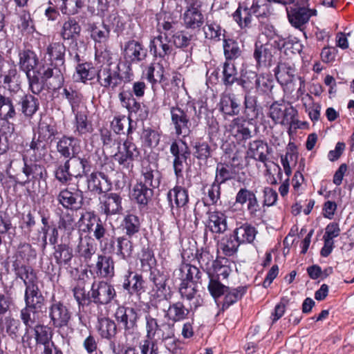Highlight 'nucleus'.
<instances>
[{
	"mask_svg": "<svg viewBox=\"0 0 354 354\" xmlns=\"http://www.w3.org/2000/svg\"><path fill=\"white\" fill-rule=\"evenodd\" d=\"M28 80L29 87L35 94L40 93L44 89V82L48 88L56 90L64 83V76L59 68L50 66H43L39 71L26 74Z\"/></svg>",
	"mask_w": 354,
	"mask_h": 354,
	"instance_id": "1",
	"label": "nucleus"
},
{
	"mask_svg": "<svg viewBox=\"0 0 354 354\" xmlns=\"http://www.w3.org/2000/svg\"><path fill=\"white\" fill-rule=\"evenodd\" d=\"M132 73L129 71L124 73L123 76L120 73V64L113 67L105 66L97 73V82L100 85L106 89L114 91L122 82H130Z\"/></svg>",
	"mask_w": 354,
	"mask_h": 354,
	"instance_id": "2",
	"label": "nucleus"
},
{
	"mask_svg": "<svg viewBox=\"0 0 354 354\" xmlns=\"http://www.w3.org/2000/svg\"><path fill=\"white\" fill-rule=\"evenodd\" d=\"M203 3L200 0H191L183 15L184 26L187 29L200 30L205 22L202 12Z\"/></svg>",
	"mask_w": 354,
	"mask_h": 354,
	"instance_id": "3",
	"label": "nucleus"
},
{
	"mask_svg": "<svg viewBox=\"0 0 354 354\" xmlns=\"http://www.w3.org/2000/svg\"><path fill=\"white\" fill-rule=\"evenodd\" d=\"M38 282V277H36L24 284V301L25 306L41 313L45 307L46 299L39 288Z\"/></svg>",
	"mask_w": 354,
	"mask_h": 354,
	"instance_id": "4",
	"label": "nucleus"
},
{
	"mask_svg": "<svg viewBox=\"0 0 354 354\" xmlns=\"http://www.w3.org/2000/svg\"><path fill=\"white\" fill-rule=\"evenodd\" d=\"M48 315L55 328H62L68 326L72 313L62 301L53 298L48 308Z\"/></svg>",
	"mask_w": 354,
	"mask_h": 354,
	"instance_id": "5",
	"label": "nucleus"
},
{
	"mask_svg": "<svg viewBox=\"0 0 354 354\" xmlns=\"http://www.w3.org/2000/svg\"><path fill=\"white\" fill-rule=\"evenodd\" d=\"M91 294L92 302L97 306L107 305L116 297L113 286L104 281H94L91 285Z\"/></svg>",
	"mask_w": 354,
	"mask_h": 354,
	"instance_id": "6",
	"label": "nucleus"
},
{
	"mask_svg": "<svg viewBox=\"0 0 354 354\" xmlns=\"http://www.w3.org/2000/svg\"><path fill=\"white\" fill-rule=\"evenodd\" d=\"M118 151L113 156L114 160L124 168H133V162L140 156V151L134 143L125 140L122 145L118 142Z\"/></svg>",
	"mask_w": 354,
	"mask_h": 354,
	"instance_id": "7",
	"label": "nucleus"
},
{
	"mask_svg": "<svg viewBox=\"0 0 354 354\" xmlns=\"http://www.w3.org/2000/svg\"><path fill=\"white\" fill-rule=\"evenodd\" d=\"M122 55L124 61L129 64V71H131L130 65L137 64L145 60L147 56V50L144 45L136 40L131 39L124 43Z\"/></svg>",
	"mask_w": 354,
	"mask_h": 354,
	"instance_id": "8",
	"label": "nucleus"
},
{
	"mask_svg": "<svg viewBox=\"0 0 354 354\" xmlns=\"http://www.w3.org/2000/svg\"><path fill=\"white\" fill-rule=\"evenodd\" d=\"M170 153L174 156L173 167L177 177L182 176L183 162H186L190 156V150L185 141L180 142L174 141L170 146Z\"/></svg>",
	"mask_w": 354,
	"mask_h": 354,
	"instance_id": "9",
	"label": "nucleus"
},
{
	"mask_svg": "<svg viewBox=\"0 0 354 354\" xmlns=\"http://www.w3.org/2000/svg\"><path fill=\"white\" fill-rule=\"evenodd\" d=\"M297 113L292 106L274 102L270 107L269 115L275 123L288 125L293 123Z\"/></svg>",
	"mask_w": 354,
	"mask_h": 354,
	"instance_id": "10",
	"label": "nucleus"
},
{
	"mask_svg": "<svg viewBox=\"0 0 354 354\" xmlns=\"http://www.w3.org/2000/svg\"><path fill=\"white\" fill-rule=\"evenodd\" d=\"M24 167L22 172L26 179L24 181H17L21 185H25L30 182L39 181L46 179L47 172L45 167L36 162L28 161L26 156H23Z\"/></svg>",
	"mask_w": 354,
	"mask_h": 354,
	"instance_id": "11",
	"label": "nucleus"
},
{
	"mask_svg": "<svg viewBox=\"0 0 354 354\" xmlns=\"http://www.w3.org/2000/svg\"><path fill=\"white\" fill-rule=\"evenodd\" d=\"M165 313V317L174 322H180L187 319L192 309V305L186 307L181 301L171 303L170 300L159 305Z\"/></svg>",
	"mask_w": 354,
	"mask_h": 354,
	"instance_id": "12",
	"label": "nucleus"
},
{
	"mask_svg": "<svg viewBox=\"0 0 354 354\" xmlns=\"http://www.w3.org/2000/svg\"><path fill=\"white\" fill-rule=\"evenodd\" d=\"M171 124L176 134L185 137L190 132L191 122L186 112L178 106L170 107Z\"/></svg>",
	"mask_w": 354,
	"mask_h": 354,
	"instance_id": "13",
	"label": "nucleus"
},
{
	"mask_svg": "<svg viewBox=\"0 0 354 354\" xmlns=\"http://www.w3.org/2000/svg\"><path fill=\"white\" fill-rule=\"evenodd\" d=\"M57 200L65 209H77L82 205L83 193L78 189L66 188L59 192Z\"/></svg>",
	"mask_w": 354,
	"mask_h": 354,
	"instance_id": "14",
	"label": "nucleus"
},
{
	"mask_svg": "<svg viewBox=\"0 0 354 354\" xmlns=\"http://www.w3.org/2000/svg\"><path fill=\"white\" fill-rule=\"evenodd\" d=\"M118 97L122 105L128 110L130 118L133 114L136 115L137 119L140 120L147 118L149 115L148 109L145 106H142L140 103L136 101L131 93L127 94L124 92H120Z\"/></svg>",
	"mask_w": 354,
	"mask_h": 354,
	"instance_id": "15",
	"label": "nucleus"
},
{
	"mask_svg": "<svg viewBox=\"0 0 354 354\" xmlns=\"http://www.w3.org/2000/svg\"><path fill=\"white\" fill-rule=\"evenodd\" d=\"M271 153L272 148L262 140H255L250 142L248 144V149L246 152L248 157L263 162L266 168H268V161L269 160L268 155ZM267 171L269 172V169H267Z\"/></svg>",
	"mask_w": 354,
	"mask_h": 354,
	"instance_id": "16",
	"label": "nucleus"
},
{
	"mask_svg": "<svg viewBox=\"0 0 354 354\" xmlns=\"http://www.w3.org/2000/svg\"><path fill=\"white\" fill-rule=\"evenodd\" d=\"M122 287L130 295H140L145 291V281L142 275L130 270L124 275Z\"/></svg>",
	"mask_w": 354,
	"mask_h": 354,
	"instance_id": "17",
	"label": "nucleus"
},
{
	"mask_svg": "<svg viewBox=\"0 0 354 354\" xmlns=\"http://www.w3.org/2000/svg\"><path fill=\"white\" fill-rule=\"evenodd\" d=\"M88 189L98 194L109 192L112 184L106 175L102 172H92L87 178Z\"/></svg>",
	"mask_w": 354,
	"mask_h": 354,
	"instance_id": "18",
	"label": "nucleus"
},
{
	"mask_svg": "<svg viewBox=\"0 0 354 354\" xmlns=\"http://www.w3.org/2000/svg\"><path fill=\"white\" fill-rule=\"evenodd\" d=\"M151 53L156 57L165 59L172 53V46L169 44V40L166 34H162L153 37L149 44Z\"/></svg>",
	"mask_w": 354,
	"mask_h": 354,
	"instance_id": "19",
	"label": "nucleus"
},
{
	"mask_svg": "<svg viewBox=\"0 0 354 354\" xmlns=\"http://www.w3.org/2000/svg\"><path fill=\"white\" fill-rule=\"evenodd\" d=\"M101 211L106 216L120 213L122 210V197L116 193L105 194L100 198Z\"/></svg>",
	"mask_w": 354,
	"mask_h": 354,
	"instance_id": "20",
	"label": "nucleus"
},
{
	"mask_svg": "<svg viewBox=\"0 0 354 354\" xmlns=\"http://www.w3.org/2000/svg\"><path fill=\"white\" fill-rule=\"evenodd\" d=\"M174 275L178 276L181 281L196 283L201 284L203 272L194 266L189 263H183L178 269L174 271Z\"/></svg>",
	"mask_w": 354,
	"mask_h": 354,
	"instance_id": "21",
	"label": "nucleus"
},
{
	"mask_svg": "<svg viewBox=\"0 0 354 354\" xmlns=\"http://www.w3.org/2000/svg\"><path fill=\"white\" fill-rule=\"evenodd\" d=\"M288 18L290 23L297 28L307 23L310 17V10L295 4L286 8Z\"/></svg>",
	"mask_w": 354,
	"mask_h": 354,
	"instance_id": "22",
	"label": "nucleus"
},
{
	"mask_svg": "<svg viewBox=\"0 0 354 354\" xmlns=\"http://www.w3.org/2000/svg\"><path fill=\"white\" fill-rule=\"evenodd\" d=\"M68 165L70 174L72 177H82L86 175L91 169L90 162L85 156L81 158L75 155L69 158L66 161Z\"/></svg>",
	"mask_w": 354,
	"mask_h": 354,
	"instance_id": "23",
	"label": "nucleus"
},
{
	"mask_svg": "<svg viewBox=\"0 0 354 354\" xmlns=\"http://www.w3.org/2000/svg\"><path fill=\"white\" fill-rule=\"evenodd\" d=\"M274 48L269 43L262 44L260 41L255 43L253 57L257 62V66H269L272 59V50Z\"/></svg>",
	"mask_w": 354,
	"mask_h": 354,
	"instance_id": "24",
	"label": "nucleus"
},
{
	"mask_svg": "<svg viewBox=\"0 0 354 354\" xmlns=\"http://www.w3.org/2000/svg\"><path fill=\"white\" fill-rule=\"evenodd\" d=\"M66 47L60 41L52 42L46 48V54L51 61L53 67L63 66L65 63Z\"/></svg>",
	"mask_w": 354,
	"mask_h": 354,
	"instance_id": "25",
	"label": "nucleus"
},
{
	"mask_svg": "<svg viewBox=\"0 0 354 354\" xmlns=\"http://www.w3.org/2000/svg\"><path fill=\"white\" fill-rule=\"evenodd\" d=\"M167 199L171 211L174 214V205L177 208L184 207L189 201L187 190L180 186H176L170 189L167 194Z\"/></svg>",
	"mask_w": 354,
	"mask_h": 354,
	"instance_id": "26",
	"label": "nucleus"
},
{
	"mask_svg": "<svg viewBox=\"0 0 354 354\" xmlns=\"http://www.w3.org/2000/svg\"><path fill=\"white\" fill-rule=\"evenodd\" d=\"M167 199L171 211L174 214V205L177 208L184 207L189 201L187 190L180 186H176L170 189L167 194Z\"/></svg>",
	"mask_w": 354,
	"mask_h": 354,
	"instance_id": "27",
	"label": "nucleus"
},
{
	"mask_svg": "<svg viewBox=\"0 0 354 354\" xmlns=\"http://www.w3.org/2000/svg\"><path fill=\"white\" fill-rule=\"evenodd\" d=\"M207 227L212 233L223 234L227 229V216L220 211L209 212Z\"/></svg>",
	"mask_w": 354,
	"mask_h": 354,
	"instance_id": "28",
	"label": "nucleus"
},
{
	"mask_svg": "<svg viewBox=\"0 0 354 354\" xmlns=\"http://www.w3.org/2000/svg\"><path fill=\"white\" fill-rule=\"evenodd\" d=\"M115 317L117 322L122 324L124 327L137 326L139 319L138 311L136 309L124 306L117 308Z\"/></svg>",
	"mask_w": 354,
	"mask_h": 354,
	"instance_id": "29",
	"label": "nucleus"
},
{
	"mask_svg": "<svg viewBox=\"0 0 354 354\" xmlns=\"http://www.w3.org/2000/svg\"><path fill=\"white\" fill-rule=\"evenodd\" d=\"M15 258L12 261V267L16 279H20L25 284L37 277V273L32 267L25 265L20 259Z\"/></svg>",
	"mask_w": 354,
	"mask_h": 354,
	"instance_id": "30",
	"label": "nucleus"
},
{
	"mask_svg": "<svg viewBox=\"0 0 354 354\" xmlns=\"http://www.w3.org/2000/svg\"><path fill=\"white\" fill-rule=\"evenodd\" d=\"M141 173L143 176L142 183H146L152 188L159 186L160 174L154 164H151L149 160L143 161Z\"/></svg>",
	"mask_w": 354,
	"mask_h": 354,
	"instance_id": "31",
	"label": "nucleus"
},
{
	"mask_svg": "<svg viewBox=\"0 0 354 354\" xmlns=\"http://www.w3.org/2000/svg\"><path fill=\"white\" fill-rule=\"evenodd\" d=\"M95 268L100 277L111 278L114 275V261L111 257L99 254Z\"/></svg>",
	"mask_w": 354,
	"mask_h": 354,
	"instance_id": "32",
	"label": "nucleus"
},
{
	"mask_svg": "<svg viewBox=\"0 0 354 354\" xmlns=\"http://www.w3.org/2000/svg\"><path fill=\"white\" fill-rule=\"evenodd\" d=\"M295 75V68L290 62H280L276 70L275 76L281 84L287 85L293 81Z\"/></svg>",
	"mask_w": 354,
	"mask_h": 354,
	"instance_id": "33",
	"label": "nucleus"
},
{
	"mask_svg": "<svg viewBox=\"0 0 354 354\" xmlns=\"http://www.w3.org/2000/svg\"><path fill=\"white\" fill-rule=\"evenodd\" d=\"M257 231L252 225L245 223L236 227L233 232V237L237 239L241 244L252 243L257 235Z\"/></svg>",
	"mask_w": 354,
	"mask_h": 354,
	"instance_id": "34",
	"label": "nucleus"
},
{
	"mask_svg": "<svg viewBox=\"0 0 354 354\" xmlns=\"http://www.w3.org/2000/svg\"><path fill=\"white\" fill-rule=\"evenodd\" d=\"M57 151L64 158H69L78 154V146L75 138L71 136H62L57 144Z\"/></svg>",
	"mask_w": 354,
	"mask_h": 354,
	"instance_id": "35",
	"label": "nucleus"
},
{
	"mask_svg": "<svg viewBox=\"0 0 354 354\" xmlns=\"http://www.w3.org/2000/svg\"><path fill=\"white\" fill-rule=\"evenodd\" d=\"M153 195V188L142 182L138 183L132 190V197L138 204L142 205H147L151 200Z\"/></svg>",
	"mask_w": 354,
	"mask_h": 354,
	"instance_id": "36",
	"label": "nucleus"
},
{
	"mask_svg": "<svg viewBox=\"0 0 354 354\" xmlns=\"http://www.w3.org/2000/svg\"><path fill=\"white\" fill-rule=\"evenodd\" d=\"M34 332L37 344L43 345L44 350L54 348L55 344L52 341V332L50 328L37 324L34 327Z\"/></svg>",
	"mask_w": 354,
	"mask_h": 354,
	"instance_id": "37",
	"label": "nucleus"
},
{
	"mask_svg": "<svg viewBox=\"0 0 354 354\" xmlns=\"http://www.w3.org/2000/svg\"><path fill=\"white\" fill-rule=\"evenodd\" d=\"M152 280L157 288L156 297L158 299V305H161L162 303H165L171 300L172 292L169 287H167V279L165 277L162 275H154Z\"/></svg>",
	"mask_w": 354,
	"mask_h": 354,
	"instance_id": "38",
	"label": "nucleus"
},
{
	"mask_svg": "<svg viewBox=\"0 0 354 354\" xmlns=\"http://www.w3.org/2000/svg\"><path fill=\"white\" fill-rule=\"evenodd\" d=\"M19 66L26 74L36 71L35 66L38 64V57L35 52L30 50H25L19 53Z\"/></svg>",
	"mask_w": 354,
	"mask_h": 354,
	"instance_id": "39",
	"label": "nucleus"
},
{
	"mask_svg": "<svg viewBox=\"0 0 354 354\" xmlns=\"http://www.w3.org/2000/svg\"><path fill=\"white\" fill-rule=\"evenodd\" d=\"M53 256L59 266L69 265L73 257V249L68 244H59L55 247Z\"/></svg>",
	"mask_w": 354,
	"mask_h": 354,
	"instance_id": "40",
	"label": "nucleus"
},
{
	"mask_svg": "<svg viewBox=\"0 0 354 354\" xmlns=\"http://www.w3.org/2000/svg\"><path fill=\"white\" fill-rule=\"evenodd\" d=\"M116 245H115L114 251L117 256L122 259H127L130 257L133 252V243L131 238L127 236L118 237L115 240Z\"/></svg>",
	"mask_w": 354,
	"mask_h": 354,
	"instance_id": "41",
	"label": "nucleus"
},
{
	"mask_svg": "<svg viewBox=\"0 0 354 354\" xmlns=\"http://www.w3.org/2000/svg\"><path fill=\"white\" fill-rule=\"evenodd\" d=\"M198 283H196L181 281L179 287V292L183 299H186L189 301L195 299V301L193 302L194 308L201 306V301H202V299L196 297L198 291Z\"/></svg>",
	"mask_w": 354,
	"mask_h": 354,
	"instance_id": "42",
	"label": "nucleus"
},
{
	"mask_svg": "<svg viewBox=\"0 0 354 354\" xmlns=\"http://www.w3.org/2000/svg\"><path fill=\"white\" fill-rule=\"evenodd\" d=\"M77 252L80 257L83 258L85 262H88L91 260L92 257L95 253L97 248L96 245L89 237L85 236L80 237V242L77 247Z\"/></svg>",
	"mask_w": 354,
	"mask_h": 354,
	"instance_id": "43",
	"label": "nucleus"
},
{
	"mask_svg": "<svg viewBox=\"0 0 354 354\" xmlns=\"http://www.w3.org/2000/svg\"><path fill=\"white\" fill-rule=\"evenodd\" d=\"M97 330L102 338L110 340L117 334V325L109 318H100L98 319Z\"/></svg>",
	"mask_w": 354,
	"mask_h": 354,
	"instance_id": "44",
	"label": "nucleus"
},
{
	"mask_svg": "<svg viewBox=\"0 0 354 354\" xmlns=\"http://www.w3.org/2000/svg\"><path fill=\"white\" fill-rule=\"evenodd\" d=\"M252 14L259 19L269 17L273 13V9L267 0H255L250 7Z\"/></svg>",
	"mask_w": 354,
	"mask_h": 354,
	"instance_id": "45",
	"label": "nucleus"
},
{
	"mask_svg": "<svg viewBox=\"0 0 354 354\" xmlns=\"http://www.w3.org/2000/svg\"><path fill=\"white\" fill-rule=\"evenodd\" d=\"M19 104L21 106V112L27 117H32L39 109L38 99L30 94L24 95Z\"/></svg>",
	"mask_w": 354,
	"mask_h": 354,
	"instance_id": "46",
	"label": "nucleus"
},
{
	"mask_svg": "<svg viewBox=\"0 0 354 354\" xmlns=\"http://www.w3.org/2000/svg\"><path fill=\"white\" fill-rule=\"evenodd\" d=\"M252 15L250 7L239 4L232 14V17L241 28H246L249 27L251 24Z\"/></svg>",
	"mask_w": 354,
	"mask_h": 354,
	"instance_id": "47",
	"label": "nucleus"
},
{
	"mask_svg": "<svg viewBox=\"0 0 354 354\" xmlns=\"http://www.w3.org/2000/svg\"><path fill=\"white\" fill-rule=\"evenodd\" d=\"M220 105L221 111L225 114L235 115L240 112V102L234 96L230 95L223 96L221 98Z\"/></svg>",
	"mask_w": 354,
	"mask_h": 354,
	"instance_id": "48",
	"label": "nucleus"
},
{
	"mask_svg": "<svg viewBox=\"0 0 354 354\" xmlns=\"http://www.w3.org/2000/svg\"><path fill=\"white\" fill-rule=\"evenodd\" d=\"M81 27L74 19H69L62 26L60 35L64 40H73L80 35Z\"/></svg>",
	"mask_w": 354,
	"mask_h": 354,
	"instance_id": "49",
	"label": "nucleus"
},
{
	"mask_svg": "<svg viewBox=\"0 0 354 354\" xmlns=\"http://www.w3.org/2000/svg\"><path fill=\"white\" fill-rule=\"evenodd\" d=\"M212 150L209 145L201 140H198L192 144V154L199 160L206 161L212 156Z\"/></svg>",
	"mask_w": 354,
	"mask_h": 354,
	"instance_id": "50",
	"label": "nucleus"
},
{
	"mask_svg": "<svg viewBox=\"0 0 354 354\" xmlns=\"http://www.w3.org/2000/svg\"><path fill=\"white\" fill-rule=\"evenodd\" d=\"M73 292L79 306H88L92 303L91 290L86 292L84 282H78L73 288Z\"/></svg>",
	"mask_w": 354,
	"mask_h": 354,
	"instance_id": "51",
	"label": "nucleus"
},
{
	"mask_svg": "<svg viewBox=\"0 0 354 354\" xmlns=\"http://www.w3.org/2000/svg\"><path fill=\"white\" fill-rule=\"evenodd\" d=\"M93 131L91 122L88 120L87 115L82 112L75 113V133L78 136L85 135Z\"/></svg>",
	"mask_w": 354,
	"mask_h": 354,
	"instance_id": "52",
	"label": "nucleus"
},
{
	"mask_svg": "<svg viewBox=\"0 0 354 354\" xmlns=\"http://www.w3.org/2000/svg\"><path fill=\"white\" fill-rule=\"evenodd\" d=\"M227 263H228V260L225 258L215 260L212 265L214 273L212 274L209 273V277H215L218 280L220 277L227 279L231 271L230 267L226 265Z\"/></svg>",
	"mask_w": 354,
	"mask_h": 354,
	"instance_id": "53",
	"label": "nucleus"
},
{
	"mask_svg": "<svg viewBox=\"0 0 354 354\" xmlns=\"http://www.w3.org/2000/svg\"><path fill=\"white\" fill-rule=\"evenodd\" d=\"M36 257V250L30 244L26 243H20L15 254V257L20 259L26 263L35 259Z\"/></svg>",
	"mask_w": 354,
	"mask_h": 354,
	"instance_id": "54",
	"label": "nucleus"
},
{
	"mask_svg": "<svg viewBox=\"0 0 354 354\" xmlns=\"http://www.w3.org/2000/svg\"><path fill=\"white\" fill-rule=\"evenodd\" d=\"M123 228L126 231V236L131 238L135 234L138 233L140 228V222L139 218L133 214H129L125 216L123 224Z\"/></svg>",
	"mask_w": 354,
	"mask_h": 354,
	"instance_id": "55",
	"label": "nucleus"
},
{
	"mask_svg": "<svg viewBox=\"0 0 354 354\" xmlns=\"http://www.w3.org/2000/svg\"><path fill=\"white\" fill-rule=\"evenodd\" d=\"M223 82L225 86H232L238 81L237 70L232 63L225 62L223 66Z\"/></svg>",
	"mask_w": 354,
	"mask_h": 354,
	"instance_id": "56",
	"label": "nucleus"
},
{
	"mask_svg": "<svg viewBox=\"0 0 354 354\" xmlns=\"http://www.w3.org/2000/svg\"><path fill=\"white\" fill-rule=\"evenodd\" d=\"M234 172L231 167L225 163H218L216 169L215 182L220 185L225 183L226 181L234 178Z\"/></svg>",
	"mask_w": 354,
	"mask_h": 354,
	"instance_id": "57",
	"label": "nucleus"
},
{
	"mask_svg": "<svg viewBox=\"0 0 354 354\" xmlns=\"http://www.w3.org/2000/svg\"><path fill=\"white\" fill-rule=\"evenodd\" d=\"M246 289L247 288L245 286H239L236 288H233L230 290H228L224 297L223 308H227L241 299L245 294Z\"/></svg>",
	"mask_w": 354,
	"mask_h": 354,
	"instance_id": "58",
	"label": "nucleus"
},
{
	"mask_svg": "<svg viewBox=\"0 0 354 354\" xmlns=\"http://www.w3.org/2000/svg\"><path fill=\"white\" fill-rule=\"evenodd\" d=\"M131 123L132 120L130 118V116L127 118L125 115H116L111 122V126L113 131L119 134L123 132L124 127L128 124L127 132L129 134L132 131Z\"/></svg>",
	"mask_w": 354,
	"mask_h": 354,
	"instance_id": "59",
	"label": "nucleus"
},
{
	"mask_svg": "<svg viewBox=\"0 0 354 354\" xmlns=\"http://www.w3.org/2000/svg\"><path fill=\"white\" fill-rule=\"evenodd\" d=\"M39 311H35L32 309L25 306L20 312V318L26 326V330L32 328L38 319V313Z\"/></svg>",
	"mask_w": 354,
	"mask_h": 354,
	"instance_id": "60",
	"label": "nucleus"
},
{
	"mask_svg": "<svg viewBox=\"0 0 354 354\" xmlns=\"http://www.w3.org/2000/svg\"><path fill=\"white\" fill-rule=\"evenodd\" d=\"M224 55L227 60L235 59L241 56V50L237 42L234 40H224Z\"/></svg>",
	"mask_w": 354,
	"mask_h": 354,
	"instance_id": "61",
	"label": "nucleus"
},
{
	"mask_svg": "<svg viewBox=\"0 0 354 354\" xmlns=\"http://www.w3.org/2000/svg\"><path fill=\"white\" fill-rule=\"evenodd\" d=\"M62 95L71 104L72 111L75 113L82 100V95L71 87L64 88Z\"/></svg>",
	"mask_w": 354,
	"mask_h": 354,
	"instance_id": "62",
	"label": "nucleus"
},
{
	"mask_svg": "<svg viewBox=\"0 0 354 354\" xmlns=\"http://www.w3.org/2000/svg\"><path fill=\"white\" fill-rule=\"evenodd\" d=\"M232 236L230 237L223 238L220 244L219 248L223 251L225 256H232L236 252L239 245L241 244L237 241L236 238L232 239Z\"/></svg>",
	"mask_w": 354,
	"mask_h": 354,
	"instance_id": "63",
	"label": "nucleus"
},
{
	"mask_svg": "<svg viewBox=\"0 0 354 354\" xmlns=\"http://www.w3.org/2000/svg\"><path fill=\"white\" fill-rule=\"evenodd\" d=\"M76 226L75 218L73 213L66 212L62 214L58 222V228L64 230L68 233L75 229Z\"/></svg>",
	"mask_w": 354,
	"mask_h": 354,
	"instance_id": "64",
	"label": "nucleus"
}]
</instances>
